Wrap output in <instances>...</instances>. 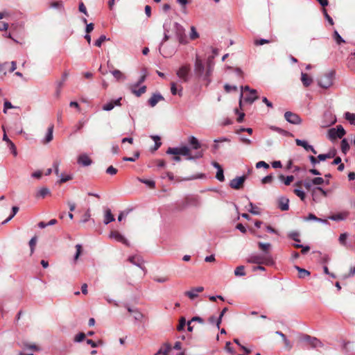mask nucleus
Segmentation results:
<instances>
[{"instance_id": "cd10ccee", "label": "nucleus", "mask_w": 355, "mask_h": 355, "mask_svg": "<svg viewBox=\"0 0 355 355\" xmlns=\"http://www.w3.org/2000/svg\"><path fill=\"white\" fill-rule=\"evenodd\" d=\"M53 128H54L53 125H51L48 128L46 135V137H45V139L44 140V144L49 143L50 141H52V139H53Z\"/></svg>"}, {"instance_id": "79ce46f5", "label": "nucleus", "mask_w": 355, "mask_h": 355, "mask_svg": "<svg viewBox=\"0 0 355 355\" xmlns=\"http://www.w3.org/2000/svg\"><path fill=\"white\" fill-rule=\"evenodd\" d=\"M345 118L350 123V124L355 125V114L347 112L345 114Z\"/></svg>"}, {"instance_id": "f704fd0d", "label": "nucleus", "mask_w": 355, "mask_h": 355, "mask_svg": "<svg viewBox=\"0 0 355 355\" xmlns=\"http://www.w3.org/2000/svg\"><path fill=\"white\" fill-rule=\"evenodd\" d=\"M182 87H180V89L179 91H178L177 89V85L175 83H171V92L173 95H177L178 94L180 96H182Z\"/></svg>"}, {"instance_id": "a19ab883", "label": "nucleus", "mask_w": 355, "mask_h": 355, "mask_svg": "<svg viewBox=\"0 0 355 355\" xmlns=\"http://www.w3.org/2000/svg\"><path fill=\"white\" fill-rule=\"evenodd\" d=\"M138 180L140 182L146 184L150 189H154L155 187V182L153 180H147V179H143V178H138Z\"/></svg>"}, {"instance_id": "de8ad7c7", "label": "nucleus", "mask_w": 355, "mask_h": 355, "mask_svg": "<svg viewBox=\"0 0 355 355\" xmlns=\"http://www.w3.org/2000/svg\"><path fill=\"white\" fill-rule=\"evenodd\" d=\"M293 192H294V193H295L297 196H298V197H299L302 200H305L306 194H305V193H304L302 190H301V189H295L293 190Z\"/></svg>"}, {"instance_id": "72a5a7b5", "label": "nucleus", "mask_w": 355, "mask_h": 355, "mask_svg": "<svg viewBox=\"0 0 355 355\" xmlns=\"http://www.w3.org/2000/svg\"><path fill=\"white\" fill-rule=\"evenodd\" d=\"M50 190L46 187L41 188L37 193L36 197L45 198L46 196L50 194Z\"/></svg>"}, {"instance_id": "c9c22d12", "label": "nucleus", "mask_w": 355, "mask_h": 355, "mask_svg": "<svg viewBox=\"0 0 355 355\" xmlns=\"http://www.w3.org/2000/svg\"><path fill=\"white\" fill-rule=\"evenodd\" d=\"M86 123H87V121H85V120H83V119L79 120L78 123L73 127V132L76 133V132L80 131L83 128V126L85 125Z\"/></svg>"}, {"instance_id": "6ab92c4d", "label": "nucleus", "mask_w": 355, "mask_h": 355, "mask_svg": "<svg viewBox=\"0 0 355 355\" xmlns=\"http://www.w3.org/2000/svg\"><path fill=\"white\" fill-rule=\"evenodd\" d=\"M295 143L297 146L303 147L306 151H311L313 154L317 153L313 146L309 145L306 141L297 139Z\"/></svg>"}, {"instance_id": "b1692460", "label": "nucleus", "mask_w": 355, "mask_h": 355, "mask_svg": "<svg viewBox=\"0 0 355 355\" xmlns=\"http://www.w3.org/2000/svg\"><path fill=\"white\" fill-rule=\"evenodd\" d=\"M301 81L305 87H308L313 83V79L307 73L302 72L301 73Z\"/></svg>"}, {"instance_id": "c03bdc74", "label": "nucleus", "mask_w": 355, "mask_h": 355, "mask_svg": "<svg viewBox=\"0 0 355 355\" xmlns=\"http://www.w3.org/2000/svg\"><path fill=\"white\" fill-rule=\"evenodd\" d=\"M293 246L296 248H302L301 252L303 254H306L310 250V247L309 245L304 246L300 243H295V244H293Z\"/></svg>"}, {"instance_id": "a211bd4d", "label": "nucleus", "mask_w": 355, "mask_h": 355, "mask_svg": "<svg viewBox=\"0 0 355 355\" xmlns=\"http://www.w3.org/2000/svg\"><path fill=\"white\" fill-rule=\"evenodd\" d=\"M110 237L114 239L116 241L121 242V243L125 244V245H128V246L129 245V243H128V240L119 232H116V231L111 232V233L110 234Z\"/></svg>"}, {"instance_id": "f03ea898", "label": "nucleus", "mask_w": 355, "mask_h": 355, "mask_svg": "<svg viewBox=\"0 0 355 355\" xmlns=\"http://www.w3.org/2000/svg\"><path fill=\"white\" fill-rule=\"evenodd\" d=\"M248 263H256L258 265L272 266L275 261L271 254H251L246 259Z\"/></svg>"}, {"instance_id": "5fc2aeb1", "label": "nucleus", "mask_w": 355, "mask_h": 355, "mask_svg": "<svg viewBox=\"0 0 355 355\" xmlns=\"http://www.w3.org/2000/svg\"><path fill=\"white\" fill-rule=\"evenodd\" d=\"M216 178L220 182H223L225 180V177L223 174V169L219 168L218 171L216 172Z\"/></svg>"}, {"instance_id": "13d9d810", "label": "nucleus", "mask_w": 355, "mask_h": 355, "mask_svg": "<svg viewBox=\"0 0 355 355\" xmlns=\"http://www.w3.org/2000/svg\"><path fill=\"white\" fill-rule=\"evenodd\" d=\"M114 108V105L112 101H110L105 104H104L102 107V109L105 111H110Z\"/></svg>"}, {"instance_id": "9d476101", "label": "nucleus", "mask_w": 355, "mask_h": 355, "mask_svg": "<svg viewBox=\"0 0 355 355\" xmlns=\"http://www.w3.org/2000/svg\"><path fill=\"white\" fill-rule=\"evenodd\" d=\"M284 118L288 123L295 125L300 124L302 122V119L298 114L290 111L284 113Z\"/></svg>"}, {"instance_id": "4d7b16f0", "label": "nucleus", "mask_w": 355, "mask_h": 355, "mask_svg": "<svg viewBox=\"0 0 355 355\" xmlns=\"http://www.w3.org/2000/svg\"><path fill=\"white\" fill-rule=\"evenodd\" d=\"M146 74L144 73L139 78V80H137V83H135V84H132V85H135V87H138L146 80Z\"/></svg>"}, {"instance_id": "423d86ee", "label": "nucleus", "mask_w": 355, "mask_h": 355, "mask_svg": "<svg viewBox=\"0 0 355 355\" xmlns=\"http://www.w3.org/2000/svg\"><path fill=\"white\" fill-rule=\"evenodd\" d=\"M300 340L309 344L312 348L322 347L323 343L317 338L307 334H301Z\"/></svg>"}, {"instance_id": "ea45409f", "label": "nucleus", "mask_w": 355, "mask_h": 355, "mask_svg": "<svg viewBox=\"0 0 355 355\" xmlns=\"http://www.w3.org/2000/svg\"><path fill=\"white\" fill-rule=\"evenodd\" d=\"M234 275L239 277L245 276V272L244 266H237L234 270Z\"/></svg>"}, {"instance_id": "a878e982", "label": "nucleus", "mask_w": 355, "mask_h": 355, "mask_svg": "<svg viewBox=\"0 0 355 355\" xmlns=\"http://www.w3.org/2000/svg\"><path fill=\"white\" fill-rule=\"evenodd\" d=\"M279 180L282 182L285 185L288 186L294 180L293 175H288L285 177L284 175L281 174L278 176Z\"/></svg>"}, {"instance_id": "680f3d73", "label": "nucleus", "mask_w": 355, "mask_h": 355, "mask_svg": "<svg viewBox=\"0 0 355 355\" xmlns=\"http://www.w3.org/2000/svg\"><path fill=\"white\" fill-rule=\"evenodd\" d=\"M322 13H323L324 17L326 18V19L329 21V23L331 25H333L334 24L333 19L329 15V14L327 13V10L325 8L322 9Z\"/></svg>"}, {"instance_id": "0e129e2a", "label": "nucleus", "mask_w": 355, "mask_h": 355, "mask_svg": "<svg viewBox=\"0 0 355 355\" xmlns=\"http://www.w3.org/2000/svg\"><path fill=\"white\" fill-rule=\"evenodd\" d=\"M347 238V233H343L339 236V242L340 244L345 245H346V239Z\"/></svg>"}, {"instance_id": "f3484780", "label": "nucleus", "mask_w": 355, "mask_h": 355, "mask_svg": "<svg viewBox=\"0 0 355 355\" xmlns=\"http://www.w3.org/2000/svg\"><path fill=\"white\" fill-rule=\"evenodd\" d=\"M77 162L83 166H88L92 164V160L87 154H81L78 156Z\"/></svg>"}, {"instance_id": "1a4fd4ad", "label": "nucleus", "mask_w": 355, "mask_h": 355, "mask_svg": "<svg viewBox=\"0 0 355 355\" xmlns=\"http://www.w3.org/2000/svg\"><path fill=\"white\" fill-rule=\"evenodd\" d=\"M173 24V23L171 19H167L164 22V24H163L164 37H163V39L159 44V50L161 49V46L163 45V44L169 40V38H170L169 32H170L171 26Z\"/></svg>"}, {"instance_id": "0eeeda50", "label": "nucleus", "mask_w": 355, "mask_h": 355, "mask_svg": "<svg viewBox=\"0 0 355 355\" xmlns=\"http://www.w3.org/2000/svg\"><path fill=\"white\" fill-rule=\"evenodd\" d=\"M205 65L199 56H196L194 64V74L195 78L197 79L202 78L203 80V76L205 73Z\"/></svg>"}, {"instance_id": "052dcab7", "label": "nucleus", "mask_w": 355, "mask_h": 355, "mask_svg": "<svg viewBox=\"0 0 355 355\" xmlns=\"http://www.w3.org/2000/svg\"><path fill=\"white\" fill-rule=\"evenodd\" d=\"M224 89H225L226 92H231L232 91H234V92L236 91L237 90V87L234 86V85H230L226 84L224 86Z\"/></svg>"}, {"instance_id": "5701e85b", "label": "nucleus", "mask_w": 355, "mask_h": 355, "mask_svg": "<svg viewBox=\"0 0 355 355\" xmlns=\"http://www.w3.org/2000/svg\"><path fill=\"white\" fill-rule=\"evenodd\" d=\"M348 215H349V213L347 211L340 212V213H337V214L330 216L329 218L334 221H340V220H345L347 218Z\"/></svg>"}, {"instance_id": "6e6d98bb", "label": "nucleus", "mask_w": 355, "mask_h": 355, "mask_svg": "<svg viewBox=\"0 0 355 355\" xmlns=\"http://www.w3.org/2000/svg\"><path fill=\"white\" fill-rule=\"evenodd\" d=\"M185 325H186V320L184 318L182 317L180 319L179 324L177 327L178 331H180L184 330Z\"/></svg>"}, {"instance_id": "8fccbe9b", "label": "nucleus", "mask_w": 355, "mask_h": 355, "mask_svg": "<svg viewBox=\"0 0 355 355\" xmlns=\"http://www.w3.org/2000/svg\"><path fill=\"white\" fill-rule=\"evenodd\" d=\"M250 209L248 210L251 214L254 215H259L260 211H259V208L256 207L252 202H250L249 204Z\"/></svg>"}, {"instance_id": "412c9836", "label": "nucleus", "mask_w": 355, "mask_h": 355, "mask_svg": "<svg viewBox=\"0 0 355 355\" xmlns=\"http://www.w3.org/2000/svg\"><path fill=\"white\" fill-rule=\"evenodd\" d=\"M147 87L146 85L141 86L138 89L137 87H135V85L130 86V92L135 94L137 97L141 96L143 94L146 92Z\"/></svg>"}, {"instance_id": "473e14b6", "label": "nucleus", "mask_w": 355, "mask_h": 355, "mask_svg": "<svg viewBox=\"0 0 355 355\" xmlns=\"http://www.w3.org/2000/svg\"><path fill=\"white\" fill-rule=\"evenodd\" d=\"M276 334L282 338V340L284 341L286 347L288 348V349H291L292 348V345L291 342L287 339L286 335L279 331H276Z\"/></svg>"}, {"instance_id": "aec40b11", "label": "nucleus", "mask_w": 355, "mask_h": 355, "mask_svg": "<svg viewBox=\"0 0 355 355\" xmlns=\"http://www.w3.org/2000/svg\"><path fill=\"white\" fill-rule=\"evenodd\" d=\"M278 208L282 211H287L289 209V199L286 197H281L278 200Z\"/></svg>"}, {"instance_id": "a18cd8bd", "label": "nucleus", "mask_w": 355, "mask_h": 355, "mask_svg": "<svg viewBox=\"0 0 355 355\" xmlns=\"http://www.w3.org/2000/svg\"><path fill=\"white\" fill-rule=\"evenodd\" d=\"M228 311V308L227 307H225L222 311L220 312V315H219V317L217 318V320H216V327L217 329H219L220 328V323L222 322V318H223V316L224 315V314Z\"/></svg>"}, {"instance_id": "6e6552de", "label": "nucleus", "mask_w": 355, "mask_h": 355, "mask_svg": "<svg viewBox=\"0 0 355 355\" xmlns=\"http://www.w3.org/2000/svg\"><path fill=\"white\" fill-rule=\"evenodd\" d=\"M345 134L346 132L341 125L331 128L328 131L329 138L331 140H334L337 138L341 139Z\"/></svg>"}, {"instance_id": "2eb2a0df", "label": "nucleus", "mask_w": 355, "mask_h": 355, "mask_svg": "<svg viewBox=\"0 0 355 355\" xmlns=\"http://www.w3.org/2000/svg\"><path fill=\"white\" fill-rule=\"evenodd\" d=\"M204 291V287L198 286L192 288L190 291H186L184 295L191 300H193L198 296L199 293H202Z\"/></svg>"}, {"instance_id": "20e7f679", "label": "nucleus", "mask_w": 355, "mask_h": 355, "mask_svg": "<svg viewBox=\"0 0 355 355\" xmlns=\"http://www.w3.org/2000/svg\"><path fill=\"white\" fill-rule=\"evenodd\" d=\"M335 71H331L318 79V85L324 89H328L333 85Z\"/></svg>"}, {"instance_id": "3c124183", "label": "nucleus", "mask_w": 355, "mask_h": 355, "mask_svg": "<svg viewBox=\"0 0 355 355\" xmlns=\"http://www.w3.org/2000/svg\"><path fill=\"white\" fill-rule=\"evenodd\" d=\"M299 233L297 232H293L289 234L288 237L291 239L292 240L297 242V243H299L300 242V239H299Z\"/></svg>"}, {"instance_id": "c756f323", "label": "nucleus", "mask_w": 355, "mask_h": 355, "mask_svg": "<svg viewBox=\"0 0 355 355\" xmlns=\"http://www.w3.org/2000/svg\"><path fill=\"white\" fill-rule=\"evenodd\" d=\"M295 268L298 271L299 278L304 279L310 275V272L306 269L302 268L297 266H295Z\"/></svg>"}, {"instance_id": "e2e57ef3", "label": "nucleus", "mask_w": 355, "mask_h": 355, "mask_svg": "<svg viewBox=\"0 0 355 355\" xmlns=\"http://www.w3.org/2000/svg\"><path fill=\"white\" fill-rule=\"evenodd\" d=\"M312 182H311V180H306L305 181H304V183H303V186L306 188V189H307L308 191H311V189H313L312 188Z\"/></svg>"}, {"instance_id": "f8f14e48", "label": "nucleus", "mask_w": 355, "mask_h": 355, "mask_svg": "<svg viewBox=\"0 0 355 355\" xmlns=\"http://www.w3.org/2000/svg\"><path fill=\"white\" fill-rule=\"evenodd\" d=\"M213 64L211 61V58H209L207 62V67L205 70L204 76H203V80L206 81L207 84H209L211 82L210 76L213 71Z\"/></svg>"}, {"instance_id": "dca6fc26", "label": "nucleus", "mask_w": 355, "mask_h": 355, "mask_svg": "<svg viewBox=\"0 0 355 355\" xmlns=\"http://www.w3.org/2000/svg\"><path fill=\"white\" fill-rule=\"evenodd\" d=\"M164 98L160 93H154L152 96L148 99V104L151 107H155L157 103L160 101H163Z\"/></svg>"}, {"instance_id": "2f4dec72", "label": "nucleus", "mask_w": 355, "mask_h": 355, "mask_svg": "<svg viewBox=\"0 0 355 355\" xmlns=\"http://www.w3.org/2000/svg\"><path fill=\"white\" fill-rule=\"evenodd\" d=\"M116 80H125V75L119 69H114L110 71Z\"/></svg>"}, {"instance_id": "ddd939ff", "label": "nucleus", "mask_w": 355, "mask_h": 355, "mask_svg": "<svg viewBox=\"0 0 355 355\" xmlns=\"http://www.w3.org/2000/svg\"><path fill=\"white\" fill-rule=\"evenodd\" d=\"M128 260L132 264L138 266L142 270L146 272V268L144 266V259L138 255H132L130 256L128 259Z\"/></svg>"}, {"instance_id": "c85d7f7f", "label": "nucleus", "mask_w": 355, "mask_h": 355, "mask_svg": "<svg viewBox=\"0 0 355 355\" xmlns=\"http://www.w3.org/2000/svg\"><path fill=\"white\" fill-rule=\"evenodd\" d=\"M270 129L272 130L273 131L278 132L279 134H280L284 137L293 136V135L291 132H289L288 131L285 130H284L281 128L277 127V126H271Z\"/></svg>"}, {"instance_id": "9b49d317", "label": "nucleus", "mask_w": 355, "mask_h": 355, "mask_svg": "<svg viewBox=\"0 0 355 355\" xmlns=\"http://www.w3.org/2000/svg\"><path fill=\"white\" fill-rule=\"evenodd\" d=\"M246 178V175L236 177L230 181V187L232 189L239 190L243 187Z\"/></svg>"}, {"instance_id": "39448f33", "label": "nucleus", "mask_w": 355, "mask_h": 355, "mask_svg": "<svg viewBox=\"0 0 355 355\" xmlns=\"http://www.w3.org/2000/svg\"><path fill=\"white\" fill-rule=\"evenodd\" d=\"M191 66L189 64L181 66L176 72L178 77L184 83L190 80Z\"/></svg>"}, {"instance_id": "7ed1b4c3", "label": "nucleus", "mask_w": 355, "mask_h": 355, "mask_svg": "<svg viewBox=\"0 0 355 355\" xmlns=\"http://www.w3.org/2000/svg\"><path fill=\"white\" fill-rule=\"evenodd\" d=\"M173 27L175 31L177 40L181 44H186L188 43L187 35L185 33L184 28L178 22H174Z\"/></svg>"}, {"instance_id": "bb28decb", "label": "nucleus", "mask_w": 355, "mask_h": 355, "mask_svg": "<svg viewBox=\"0 0 355 355\" xmlns=\"http://www.w3.org/2000/svg\"><path fill=\"white\" fill-rule=\"evenodd\" d=\"M259 248L264 252L263 255L270 254L269 250L271 248V245L269 243H263L262 242H258Z\"/></svg>"}, {"instance_id": "58836bf2", "label": "nucleus", "mask_w": 355, "mask_h": 355, "mask_svg": "<svg viewBox=\"0 0 355 355\" xmlns=\"http://www.w3.org/2000/svg\"><path fill=\"white\" fill-rule=\"evenodd\" d=\"M18 211H19V207L17 206H13L12 207L11 214L3 222H2V224L4 225V224L7 223L8 221H10L17 214Z\"/></svg>"}, {"instance_id": "7c9ffc66", "label": "nucleus", "mask_w": 355, "mask_h": 355, "mask_svg": "<svg viewBox=\"0 0 355 355\" xmlns=\"http://www.w3.org/2000/svg\"><path fill=\"white\" fill-rule=\"evenodd\" d=\"M311 182L314 185H320L324 183H325L326 185L329 184V180H324L322 178H320V177H317V178H314L311 179Z\"/></svg>"}, {"instance_id": "37998d69", "label": "nucleus", "mask_w": 355, "mask_h": 355, "mask_svg": "<svg viewBox=\"0 0 355 355\" xmlns=\"http://www.w3.org/2000/svg\"><path fill=\"white\" fill-rule=\"evenodd\" d=\"M37 238V236H33L29 241V246L31 250V255H32L35 251V248L36 246Z\"/></svg>"}, {"instance_id": "69168bd1", "label": "nucleus", "mask_w": 355, "mask_h": 355, "mask_svg": "<svg viewBox=\"0 0 355 355\" xmlns=\"http://www.w3.org/2000/svg\"><path fill=\"white\" fill-rule=\"evenodd\" d=\"M272 180H273V176L272 174H270V175H268L266 177H264L262 179L261 182L263 184H267V183L272 182Z\"/></svg>"}, {"instance_id": "bf43d9fd", "label": "nucleus", "mask_w": 355, "mask_h": 355, "mask_svg": "<svg viewBox=\"0 0 355 355\" xmlns=\"http://www.w3.org/2000/svg\"><path fill=\"white\" fill-rule=\"evenodd\" d=\"M85 338V334L83 332L78 333L74 338V341L77 343L82 342Z\"/></svg>"}, {"instance_id": "864d4df0", "label": "nucleus", "mask_w": 355, "mask_h": 355, "mask_svg": "<svg viewBox=\"0 0 355 355\" xmlns=\"http://www.w3.org/2000/svg\"><path fill=\"white\" fill-rule=\"evenodd\" d=\"M315 192H320V194L321 195V197L322 196L327 197V194H328L327 191L323 189L320 187H315V191H314V195L315 196Z\"/></svg>"}, {"instance_id": "49530a36", "label": "nucleus", "mask_w": 355, "mask_h": 355, "mask_svg": "<svg viewBox=\"0 0 355 355\" xmlns=\"http://www.w3.org/2000/svg\"><path fill=\"white\" fill-rule=\"evenodd\" d=\"M105 40H110V38H107L105 35H102L95 41L94 45L101 47L102 43Z\"/></svg>"}, {"instance_id": "774afa93", "label": "nucleus", "mask_w": 355, "mask_h": 355, "mask_svg": "<svg viewBox=\"0 0 355 355\" xmlns=\"http://www.w3.org/2000/svg\"><path fill=\"white\" fill-rule=\"evenodd\" d=\"M117 169L115 168L114 166H110L107 169H106V173L107 174H110L111 175H114L115 174H116L117 173Z\"/></svg>"}, {"instance_id": "338daca9", "label": "nucleus", "mask_w": 355, "mask_h": 355, "mask_svg": "<svg viewBox=\"0 0 355 355\" xmlns=\"http://www.w3.org/2000/svg\"><path fill=\"white\" fill-rule=\"evenodd\" d=\"M71 179H72V176L71 175H62L61 178L59 180V182L60 184L64 183L69 180H71Z\"/></svg>"}, {"instance_id": "393cba45", "label": "nucleus", "mask_w": 355, "mask_h": 355, "mask_svg": "<svg viewBox=\"0 0 355 355\" xmlns=\"http://www.w3.org/2000/svg\"><path fill=\"white\" fill-rule=\"evenodd\" d=\"M336 155V151L335 150H330L329 153H327L326 154H320L318 156V159H319V161H324L327 159H331V158L335 157Z\"/></svg>"}, {"instance_id": "603ef678", "label": "nucleus", "mask_w": 355, "mask_h": 355, "mask_svg": "<svg viewBox=\"0 0 355 355\" xmlns=\"http://www.w3.org/2000/svg\"><path fill=\"white\" fill-rule=\"evenodd\" d=\"M190 39L194 40L199 37V34L196 31V29L194 26L191 27V33H190Z\"/></svg>"}, {"instance_id": "f257e3e1", "label": "nucleus", "mask_w": 355, "mask_h": 355, "mask_svg": "<svg viewBox=\"0 0 355 355\" xmlns=\"http://www.w3.org/2000/svg\"><path fill=\"white\" fill-rule=\"evenodd\" d=\"M190 147L184 146L182 147L168 148L166 153L169 155H182L187 160H196L203 157L204 151L201 149L202 144L194 136L188 138Z\"/></svg>"}, {"instance_id": "4c0bfd02", "label": "nucleus", "mask_w": 355, "mask_h": 355, "mask_svg": "<svg viewBox=\"0 0 355 355\" xmlns=\"http://www.w3.org/2000/svg\"><path fill=\"white\" fill-rule=\"evenodd\" d=\"M2 129L4 132L3 135V141H4L7 143L9 148H14L15 144L8 137V136L6 133L4 126H2Z\"/></svg>"}, {"instance_id": "09e8293b", "label": "nucleus", "mask_w": 355, "mask_h": 355, "mask_svg": "<svg viewBox=\"0 0 355 355\" xmlns=\"http://www.w3.org/2000/svg\"><path fill=\"white\" fill-rule=\"evenodd\" d=\"M334 38L338 44H341L342 43L345 42V41L343 39V37L339 35V33L336 31L334 32Z\"/></svg>"}, {"instance_id": "4468645a", "label": "nucleus", "mask_w": 355, "mask_h": 355, "mask_svg": "<svg viewBox=\"0 0 355 355\" xmlns=\"http://www.w3.org/2000/svg\"><path fill=\"white\" fill-rule=\"evenodd\" d=\"M259 97L257 95V94H251L250 93H249L248 95H246L245 96H243V92H241V95H240V99H239V107H240V108L242 107L243 100L245 102H246V103L252 104Z\"/></svg>"}, {"instance_id": "e433bc0d", "label": "nucleus", "mask_w": 355, "mask_h": 355, "mask_svg": "<svg viewBox=\"0 0 355 355\" xmlns=\"http://www.w3.org/2000/svg\"><path fill=\"white\" fill-rule=\"evenodd\" d=\"M341 150L344 154H346L349 150V144L346 139H343L340 143Z\"/></svg>"}, {"instance_id": "4be33fe9", "label": "nucleus", "mask_w": 355, "mask_h": 355, "mask_svg": "<svg viewBox=\"0 0 355 355\" xmlns=\"http://www.w3.org/2000/svg\"><path fill=\"white\" fill-rule=\"evenodd\" d=\"M115 220V218L114 215L112 214L111 209L107 208L105 210L104 220L103 223L105 225H107L111 222Z\"/></svg>"}]
</instances>
